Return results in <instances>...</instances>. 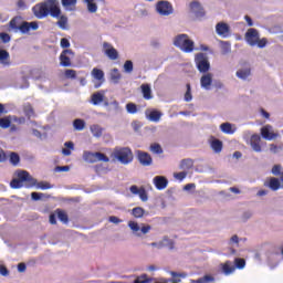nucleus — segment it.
<instances>
[{"label": "nucleus", "mask_w": 283, "mask_h": 283, "mask_svg": "<svg viewBox=\"0 0 283 283\" xmlns=\"http://www.w3.org/2000/svg\"><path fill=\"white\" fill-rule=\"evenodd\" d=\"M0 275H3V277H8L10 275V271H8V268L4 265H0Z\"/></svg>", "instance_id": "4d7b16f0"}, {"label": "nucleus", "mask_w": 283, "mask_h": 283, "mask_svg": "<svg viewBox=\"0 0 283 283\" xmlns=\"http://www.w3.org/2000/svg\"><path fill=\"white\" fill-rule=\"evenodd\" d=\"M103 48H104V54H106L111 61L118 60V51L114 49L112 44L104 42Z\"/></svg>", "instance_id": "4468645a"}, {"label": "nucleus", "mask_w": 283, "mask_h": 283, "mask_svg": "<svg viewBox=\"0 0 283 283\" xmlns=\"http://www.w3.org/2000/svg\"><path fill=\"white\" fill-rule=\"evenodd\" d=\"M0 63L6 67L10 66V53L7 50H0Z\"/></svg>", "instance_id": "5701e85b"}, {"label": "nucleus", "mask_w": 283, "mask_h": 283, "mask_svg": "<svg viewBox=\"0 0 283 283\" xmlns=\"http://www.w3.org/2000/svg\"><path fill=\"white\" fill-rule=\"evenodd\" d=\"M10 187L11 189H21L23 187L32 189V187H36V179L30 176V172L21 170L18 172V178L11 180Z\"/></svg>", "instance_id": "f03ea898"}, {"label": "nucleus", "mask_w": 283, "mask_h": 283, "mask_svg": "<svg viewBox=\"0 0 283 283\" xmlns=\"http://www.w3.org/2000/svg\"><path fill=\"white\" fill-rule=\"evenodd\" d=\"M262 138L260 135L254 134L250 138V145L254 151H262V146H260Z\"/></svg>", "instance_id": "412c9836"}, {"label": "nucleus", "mask_w": 283, "mask_h": 283, "mask_svg": "<svg viewBox=\"0 0 283 283\" xmlns=\"http://www.w3.org/2000/svg\"><path fill=\"white\" fill-rule=\"evenodd\" d=\"M50 224H56V214L52 213L49 217Z\"/></svg>", "instance_id": "338daca9"}, {"label": "nucleus", "mask_w": 283, "mask_h": 283, "mask_svg": "<svg viewBox=\"0 0 283 283\" xmlns=\"http://www.w3.org/2000/svg\"><path fill=\"white\" fill-rule=\"evenodd\" d=\"M216 32L219 36L227 39V36H229V34H231V28L229 27V24H227L224 22H219L216 25Z\"/></svg>", "instance_id": "2eb2a0df"}, {"label": "nucleus", "mask_w": 283, "mask_h": 283, "mask_svg": "<svg viewBox=\"0 0 283 283\" xmlns=\"http://www.w3.org/2000/svg\"><path fill=\"white\" fill-rule=\"evenodd\" d=\"M108 222H112L113 224H120L123 220H120L118 217L112 216L108 218Z\"/></svg>", "instance_id": "13d9d810"}, {"label": "nucleus", "mask_w": 283, "mask_h": 283, "mask_svg": "<svg viewBox=\"0 0 283 283\" xmlns=\"http://www.w3.org/2000/svg\"><path fill=\"white\" fill-rule=\"evenodd\" d=\"M32 11L36 19H45V17L59 19L56 25H59L61 30H67V17L61 15V4L59 0H45L40 2L32 8Z\"/></svg>", "instance_id": "f257e3e1"}, {"label": "nucleus", "mask_w": 283, "mask_h": 283, "mask_svg": "<svg viewBox=\"0 0 283 283\" xmlns=\"http://www.w3.org/2000/svg\"><path fill=\"white\" fill-rule=\"evenodd\" d=\"M11 124L12 122L10 120V118L8 117L0 118V127L2 129H8V127H10Z\"/></svg>", "instance_id": "37998d69"}, {"label": "nucleus", "mask_w": 283, "mask_h": 283, "mask_svg": "<svg viewBox=\"0 0 283 283\" xmlns=\"http://www.w3.org/2000/svg\"><path fill=\"white\" fill-rule=\"evenodd\" d=\"M64 76H65V78L74 80V78H76V71L72 70V69H66L64 71Z\"/></svg>", "instance_id": "c03bdc74"}, {"label": "nucleus", "mask_w": 283, "mask_h": 283, "mask_svg": "<svg viewBox=\"0 0 283 283\" xmlns=\"http://www.w3.org/2000/svg\"><path fill=\"white\" fill-rule=\"evenodd\" d=\"M9 28L14 32H21V34H28L30 30H39V23L23 21L21 17H14L9 22Z\"/></svg>", "instance_id": "7ed1b4c3"}, {"label": "nucleus", "mask_w": 283, "mask_h": 283, "mask_svg": "<svg viewBox=\"0 0 283 283\" xmlns=\"http://www.w3.org/2000/svg\"><path fill=\"white\" fill-rule=\"evenodd\" d=\"M10 163L13 165V167H17L19 163H21V157L17 153H11L10 154Z\"/></svg>", "instance_id": "e433bc0d"}, {"label": "nucleus", "mask_w": 283, "mask_h": 283, "mask_svg": "<svg viewBox=\"0 0 283 283\" xmlns=\"http://www.w3.org/2000/svg\"><path fill=\"white\" fill-rule=\"evenodd\" d=\"M186 93H185V101L186 103H190L192 101L193 96L191 95V84H186Z\"/></svg>", "instance_id": "a19ab883"}, {"label": "nucleus", "mask_w": 283, "mask_h": 283, "mask_svg": "<svg viewBox=\"0 0 283 283\" xmlns=\"http://www.w3.org/2000/svg\"><path fill=\"white\" fill-rule=\"evenodd\" d=\"M174 178H176V180H179L180 182H182V180H185L187 178V172L186 171L176 172L174 175Z\"/></svg>", "instance_id": "603ef678"}, {"label": "nucleus", "mask_w": 283, "mask_h": 283, "mask_svg": "<svg viewBox=\"0 0 283 283\" xmlns=\"http://www.w3.org/2000/svg\"><path fill=\"white\" fill-rule=\"evenodd\" d=\"M264 187L271 189V191H277L282 188V184L276 177H270L265 182Z\"/></svg>", "instance_id": "f3484780"}, {"label": "nucleus", "mask_w": 283, "mask_h": 283, "mask_svg": "<svg viewBox=\"0 0 283 283\" xmlns=\"http://www.w3.org/2000/svg\"><path fill=\"white\" fill-rule=\"evenodd\" d=\"M35 185H36L38 189H42V190L51 189V186H50V184H48V182L41 181V182L35 184Z\"/></svg>", "instance_id": "6e6d98bb"}, {"label": "nucleus", "mask_w": 283, "mask_h": 283, "mask_svg": "<svg viewBox=\"0 0 283 283\" xmlns=\"http://www.w3.org/2000/svg\"><path fill=\"white\" fill-rule=\"evenodd\" d=\"M83 158L86 163H109V157L103 153L84 151Z\"/></svg>", "instance_id": "0eeeda50"}, {"label": "nucleus", "mask_w": 283, "mask_h": 283, "mask_svg": "<svg viewBox=\"0 0 283 283\" xmlns=\"http://www.w3.org/2000/svg\"><path fill=\"white\" fill-rule=\"evenodd\" d=\"M124 71L126 74H132L134 72V62H132V60H127L124 63Z\"/></svg>", "instance_id": "ea45409f"}, {"label": "nucleus", "mask_w": 283, "mask_h": 283, "mask_svg": "<svg viewBox=\"0 0 283 283\" xmlns=\"http://www.w3.org/2000/svg\"><path fill=\"white\" fill-rule=\"evenodd\" d=\"M213 276L211 275H205L200 279L197 280V283H209V282H213Z\"/></svg>", "instance_id": "8fccbe9b"}, {"label": "nucleus", "mask_w": 283, "mask_h": 283, "mask_svg": "<svg viewBox=\"0 0 283 283\" xmlns=\"http://www.w3.org/2000/svg\"><path fill=\"white\" fill-rule=\"evenodd\" d=\"M137 160L143 165V167H150L153 165L154 159L149 153H145L143 150H137Z\"/></svg>", "instance_id": "ddd939ff"}, {"label": "nucleus", "mask_w": 283, "mask_h": 283, "mask_svg": "<svg viewBox=\"0 0 283 283\" xmlns=\"http://www.w3.org/2000/svg\"><path fill=\"white\" fill-rule=\"evenodd\" d=\"M122 75L120 72L118 71V69H113L111 71V80L113 81V83H118V81H120Z\"/></svg>", "instance_id": "f704fd0d"}, {"label": "nucleus", "mask_w": 283, "mask_h": 283, "mask_svg": "<svg viewBox=\"0 0 283 283\" xmlns=\"http://www.w3.org/2000/svg\"><path fill=\"white\" fill-rule=\"evenodd\" d=\"M62 4L67 6H76V0H62Z\"/></svg>", "instance_id": "e2e57ef3"}, {"label": "nucleus", "mask_w": 283, "mask_h": 283, "mask_svg": "<svg viewBox=\"0 0 283 283\" xmlns=\"http://www.w3.org/2000/svg\"><path fill=\"white\" fill-rule=\"evenodd\" d=\"M260 39V32L258 29L250 28L245 32V41L249 43L252 48H255V43H258V40Z\"/></svg>", "instance_id": "9d476101"}, {"label": "nucleus", "mask_w": 283, "mask_h": 283, "mask_svg": "<svg viewBox=\"0 0 283 283\" xmlns=\"http://www.w3.org/2000/svg\"><path fill=\"white\" fill-rule=\"evenodd\" d=\"M163 242H167L169 249H174V241L169 240V238L165 237Z\"/></svg>", "instance_id": "774afa93"}, {"label": "nucleus", "mask_w": 283, "mask_h": 283, "mask_svg": "<svg viewBox=\"0 0 283 283\" xmlns=\"http://www.w3.org/2000/svg\"><path fill=\"white\" fill-rule=\"evenodd\" d=\"M234 264L237 269H244V266H247V261H244V259H235Z\"/></svg>", "instance_id": "3c124183"}, {"label": "nucleus", "mask_w": 283, "mask_h": 283, "mask_svg": "<svg viewBox=\"0 0 283 283\" xmlns=\"http://www.w3.org/2000/svg\"><path fill=\"white\" fill-rule=\"evenodd\" d=\"M111 158L117 160L122 165L134 163V153L129 147H115L111 154Z\"/></svg>", "instance_id": "20e7f679"}, {"label": "nucleus", "mask_w": 283, "mask_h": 283, "mask_svg": "<svg viewBox=\"0 0 283 283\" xmlns=\"http://www.w3.org/2000/svg\"><path fill=\"white\" fill-rule=\"evenodd\" d=\"M153 182L156 189H158V191H163V189H167V185H169V180H167L166 177L164 176H156L153 179Z\"/></svg>", "instance_id": "a211bd4d"}, {"label": "nucleus", "mask_w": 283, "mask_h": 283, "mask_svg": "<svg viewBox=\"0 0 283 283\" xmlns=\"http://www.w3.org/2000/svg\"><path fill=\"white\" fill-rule=\"evenodd\" d=\"M95 0H83V3H86V8L91 14H94L98 11V4L94 2Z\"/></svg>", "instance_id": "bb28decb"}, {"label": "nucleus", "mask_w": 283, "mask_h": 283, "mask_svg": "<svg viewBox=\"0 0 283 283\" xmlns=\"http://www.w3.org/2000/svg\"><path fill=\"white\" fill-rule=\"evenodd\" d=\"M190 12L195 14L196 19H202L207 12H205V8H202V4H200L199 1H192L189 4Z\"/></svg>", "instance_id": "9b49d317"}, {"label": "nucleus", "mask_w": 283, "mask_h": 283, "mask_svg": "<svg viewBox=\"0 0 283 283\" xmlns=\"http://www.w3.org/2000/svg\"><path fill=\"white\" fill-rule=\"evenodd\" d=\"M91 76L97 81L95 84V90H98V87L105 83V72H103L101 69L94 67L91 72Z\"/></svg>", "instance_id": "f8f14e48"}, {"label": "nucleus", "mask_w": 283, "mask_h": 283, "mask_svg": "<svg viewBox=\"0 0 283 283\" xmlns=\"http://www.w3.org/2000/svg\"><path fill=\"white\" fill-rule=\"evenodd\" d=\"M271 174L273 176H280V181L283 182V168L282 165H274L271 169Z\"/></svg>", "instance_id": "cd10ccee"}, {"label": "nucleus", "mask_w": 283, "mask_h": 283, "mask_svg": "<svg viewBox=\"0 0 283 283\" xmlns=\"http://www.w3.org/2000/svg\"><path fill=\"white\" fill-rule=\"evenodd\" d=\"M90 129L95 138H101V136H103V132H105V128L101 127L98 124L91 125Z\"/></svg>", "instance_id": "4be33fe9"}, {"label": "nucleus", "mask_w": 283, "mask_h": 283, "mask_svg": "<svg viewBox=\"0 0 283 283\" xmlns=\"http://www.w3.org/2000/svg\"><path fill=\"white\" fill-rule=\"evenodd\" d=\"M174 45L182 50V52L189 53L193 50L195 43L189 39L187 34H179L174 40Z\"/></svg>", "instance_id": "39448f33"}, {"label": "nucleus", "mask_w": 283, "mask_h": 283, "mask_svg": "<svg viewBox=\"0 0 283 283\" xmlns=\"http://www.w3.org/2000/svg\"><path fill=\"white\" fill-rule=\"evenodd\" d=\"M137 196H139L143 202H147L148 196H147V190H145V188H139V193Z\"/></svg>", "instance_id": "de8ad7c7"}, {"label": "nucleus", "mask_w": 283, "mask_h": 283, "mask_svg": "<svg viewBox=\"0 0 283 283\" xmlns=\"http://www.w3.org/2000/svg\"><path fill=\"white\" fill-rule=\"evenodd\" d=\"M211 83H213V75L211 73L201 76L200 85L203 90H211Z\"/></svg>", "instance_id": "aec40b11"}, {"label": "nucleus", "mask_w": 283, "mask_h": 283, "mask_svg": "<svg viewBox=\"0 0 283 283\" xmlns=\"http://www.w3.org/2000/svg\"><path fill=\"white\" fill-rule=\"evenodd\" d=\"M43 192H32L31 193V198H32V200H34V201H39V200H41V198H43Z\"/></svg>", "instance_id": "5fc2aeb1"}, {"label": "nucleus", "mask_w": 283, "mask_h": 283, "mask_svg": "<svg viewBox=\"0 0 283 283\" xmlns=\"http://www.w3.org/2000/svg\"><path fill=\"white\" fill-rule=\"evenodd\" d=\"M220 129L223 134H235V128L231 123H223L220 125Z\"/></svg>", "instance_id": "c85d7f7f"}, {"label": "nucleus", "mask_w": 283, "mask_h": 283, "mask_svg": "<svg viewBox=\"0 0 283 283\" xmlns=\"http://www.w3.org/2000/svg\"><path fill=\"white\" fill-rule=\"evenodd\" d=\"M128 227L134 233H137V231H140V226L136 221H129Z\"/></svg>", "instance_id": "09e8293b"}, {"label": "nucleus", "mask_w": 283, "mask_h": 283, "mask_svg": "<svg viewBox=\"0 0 283 283\" xmlns=\"http://www.w3.org/2000/svg\"><path fill=\"white\" fill-rule=\"evenodd\" d=\"M55 213L57 214L60 222H63L64 224H67V222H70V217H67L66 211L57 209Z\"/></svg>", "instance_id": "c756f323"}, {"label": "nucleus", "mask_w": 283, "mask_h": 283, "mask_svg": "<svg viewBox=\"0 0 283 283\" xmlns=\"http://www.w3.org/2000/svg\"><path fill=\"white\" fill-rule=\"evenodd\" d=\"M140 87L145 101H151V98H154L151 95V86H149V84H143Z\"/></svg>", "instance_id": "393cba45"}, {"label": "nucleus", "mask_w": 283, "mask_h": 283, "mask_svg": "<svg viewBox=\"0 0 283 283\" xmlns=\"http://www.w3.org/2000/svg\"><path fill=\"white\" fill-rule=\"evenodd\" d=\"M92 105H101V103H105V91H98L92 94L91 96Z\"/></svg>", "instance_id": "6ab92c4d"}, {"label": "nucleus", "mask_w": 283, "mask_h": 283, "mask_svg": "<svg viewBox=\"0 0 283 283\" xmlns=\"http://www.w3.org/2000/svg\"><path fill=\"white\" fill-rule=\"evenodd\" d=\"M255 45L260 49L266 48V45H269V40L266 38H262L256 41Z\"/></svg>", "instance_id": "a18cd8bd"}, {"label": "nucleus", "mask_w": 283, "mask_h": 283, "mask_svg": "<svg viewBox=\"0 0 283 283\" xmlns=\"http://www.w3.org/2000/svg\"><path fill=\"white\" fill-rule=\"evenodd\" d=\"M55 171H70V166H57Z\"/></svg>", "instance_id": "69168bd1"}, {"label": "nucleus", "mask_w": 283, "mask_h": 283, "mask_svg": "<svg viewBox=\"0 0 283 283\" xmlns=\"http://www.w3.org/2000/svg\"><path fill=\"white\" fill-rule=\"evenodd\" d=\"M126 112L128 114H137L138 113V106L135 103H127L126 104Z\"/></svg>", "instance_id": "58836bf2"}, {"label": "nucleus", "mask_w": 283, "mask_h": 283, "mask_svg": "<svg viewBox=\"0 0 283 283\" xmlns=\"http://www.w3.org/2000/svg\"><path fill=\"white\" fill-rule=\"evenodd\" d=\"M193 168V160L192 159H184L180 163V169L189 170Z\"/></svg>", "instance_id": "72a5a7b5"}, {"label": "nucleus", "mask_w": 283, "mask_h": 283, "mask_svg": "<svg viewBox=\"0 0 283 283\" xmlns=\"http://www.w3.org/2000/svg\"><path fill=\"white\" fill-rule=\"evenodd\" d=\"M140 231H142V233H143L144 235H147V233H148L149 231H151V226H149V224L143 226V227L140 228Z\"/></svg>", "instance_id": "680f3d73"}, {"label": "nucleus", "mask_w": 283, "mask_h": 283, "mask_svg": "<svg viewBox=\"0 0 283 283\" xmlns=\"http://www.w3.org/2000/svg\"><path fill=\"white\" fill-rule=\"evenodd\" d=\"M132 216H134V218H143V216H145V209L136 207L132 210Z\"/></svg>", "instance_id": "4c0bfd02"}, {"label": "nucleus", "mask_w": 283, "mask_h": 283, "mask_svg": "<svg viewBox=\"0 0 283 283\" xmlns=\"http://www.w3.org/2000/svg\"><path fill=\"white\" fill-rule=\"evenodd\" d=\"M160 116H163V114H160V112L153 111L149 113L148 118H149V120H153V123H158V120H160Z\"/></svg>", "instance_id": "c9c22d12"}, {"label": "nucleus", "mask_w": 283, "mask_h": 283, "mask_svg": "<svg viewBox=\"0 0 283 283\" xmlns=\"http://www.w3.org/2000/svg\"><path fill=\"white\" fill-rule=\"evenodd\" d=\"M23 112H24L27 118H32V116H34V108L32 107V104H30V103H27L23 106Z\"/></svg>", "instance_id": "2f4dec72"}, {"label": "nucleus", "mask_w": 283, "mask_h": 283, "mask_svg": "<svg viewBox=\"0 0 283 283\" xmlns=\"http://www.w3.org/2000/svg\"><path fill=\"white\" fill-rule=\"evenodd\" d=\"M221 269L224 275H231V273L235 271V265H233L231 261H227L226 263L221 264Z\"/></svg>", "instance_id": "b1692460"}, {"label": "nucleus", "mask_w": 283, "mask_h": 283, "mask_svg": "<svg viewBox=\"0 0 283 283\" xmlns=\"http://www.w3.org/2000/svg\"><path fill=\"white\" fill-rule=\"evenodd\" d=\"M156 11L161 17H169V14H174V6L167 0H161L156 3Z\"/></svg>", "instance_id": "6e6552de"}, {"label": "nucleus", "mask_w": 283, "mask_h": 283, "mask_svg": "<svg viewBox=\"0 0 283 283\" xmlns=\"http://www.w3.org/2000/svg\"><path fill=\"white\" fill-rule=\"evenodd\" d=\"M72 59H74V51L65 49L60 54V65L62 67H72Z\"/></svg>", "instance_id": "1a4fd4ad"}, {"label": "nucleus", "mask_w": 283, "mask_h": 283, "mask_svg": "<svg viewBox=\"0 0 283 283\" xmlns=\"http://www.w3.org/2000/svg\"><path fill=\"white\" fill-rule=\"evenodd\" d=\"M60 45L64 49L70 48V40H67V38L61 39Z\"/></svg>", "instance_id": "052dcab7"}, {"label": "nucleus", "mask_w": 283, "mask_h": 283, "mask_svg": "<svg viewBox=\"0 0 283 283\" xmlns=\"http://www.w3.org/2000/svg\"><path fill=\"white\" fill-rule=\"evenodd\" d=\"M195 63L197 65V70L201 74H207L209 70H211V64L209 63V57L205 55V53H198L195 57Z\"/></svg>", "instance_id": "423d86ee"}, {"label": "nucleus", "mask_w": 283, "mask_h": 283, "mask_svg": "<svg viewBox=\"0 0 283 283\" xmlns=\"http://www.w3.org/2000/svg\"><path fill=\"white\" fill-rule=\"evenodd\" d=\"M130 192H133L135 196H138V193H140V188H138V186H132Z\"/></svg>", "instance_id": "0e129e2a"}, {"label": "nucleus", "mask_w": 283, "mask_h": 283, "mask_svg": "<svg viewBox=\"0 0 283 283\" xmlns=\"http://www.w3.org/2000/svg\"><path fill=\"white\" fill-rule=\"evenodd\" d=\"M221 48L223 50V54H229V52H231V43L227 41H221Z\"/></svg>", "instance_id": "49530a36"}, {"label": "nucleus", "mask_w": 283, "mask_h": 283, "mask_svg": "<svg viewBox=\"0 0 283 283\" xmlns=\"http://www.w3.org/2000/svg\"><path fill=\"white\" fill-rule=\"evenodd\" d=\"M237 76L238 78H242L243 81L249 78V76H251V69L239 70L237 72Z\"/></svg>", "instance_id": "473e14b6"}, {"label": "nucleus", "mask_w": 283, "mask_h": 283, "mask_svg": "<svg viewBox=\"0 0 283 283\" xmlns=\"http://www.w3.org/2000/svg\"><path fill=\"white\" fill-rule=\"evenodd\" d=\"M272 129H273L272 125L263 126L261 128V136H262V138H264L265 140H273L274 138H277V134L271 133Z\"/></svg>", "instance_id": "dca6fc26"}, {"label": "nucleus", "mask_w": 283, "mask_h": 283, "mask_svg": "<svg viewBox=\"0 0 283 283\" xmlns=\"http://www.w3.org/2000/svg\"><path fill=\"white\" fill-rule=\"evenodd\" d=\"M85 122L82 118H76L73 120V127L76 132H83L85 129Z\"/></svg>", "instance_id": "7c9ffc66"}, {"label": "nucleus", "mask_w": 283, "mask_h": 283, "mask_svg": "<svg viewBox=\"0 0 283 283\" xmlns=\"http://www.w3.org/2000/svg\"><path fill=\"white\" fill-rule=\"evenodd\" d=\"M149 282H151V279H148L147 275H142L134 281V283H149Z\"/></svg>", "instance_id": "864d4df0"}, {"label": "nucleus", "mask_w": 283, "mask_h": 283, "mask_svg": "<svg viewBox=\"0 0 283 283\" xmlns=\"http://www.w3.org/2000/svg\"><path fill=\"white\" fill-rule=\"evenodd\" d=\"M150 151L153 154H163V146L158 143H154L150 145Z\"/></svg>", "instance_id": "79ce46f5"}, {"label": "nucleus", "mask_w": 283, "mask_h": 283, "mask_svg": "<svg viewBox=\"0 0 283 283\" xmlns=\"http://www.w3.org/2000/svg\"><path fill=\"white\" fill-rule=\"evenodd\" d=\"M210 147L214 150V154H220L223 147L222 140L213 138L210 143Z\"/></svg>", "instance_id": "a878e982"}, {"label": "nucleus", "mask_w": 283, "mask_h": 283, "mask_svg": "<svg viewBox=\"0 0 283 283\" xmlns=\"http://www.w3.org/2000/svg\"><path fill=\"white\" fill-rule=\"evenodd\" d=\"M0 39L3 43H10V34L8 33H0Z\"/></svg>", "instance_id": "bf43d9fd"}]
</instances>
